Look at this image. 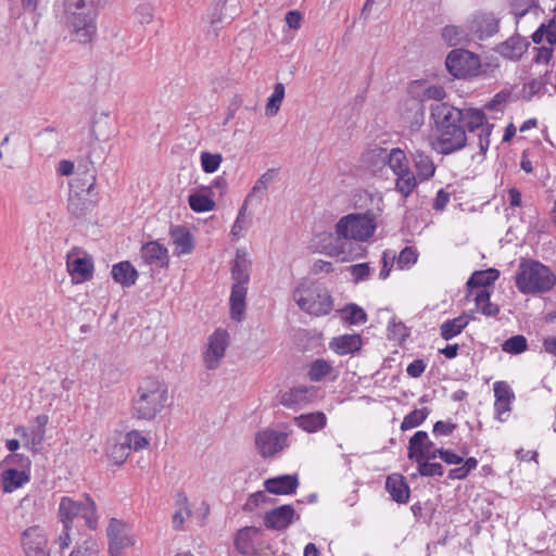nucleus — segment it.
<instances>
[{
  "label": "nucleus",
  "instance_id": "f257e3e1",
  "mask_svg": "<svg viewBox=\"0 0 556 556\" xmlns=\"http://www.w3.org/2000/svg\"><path fill=\"white\" fill-rule=\"evenodd\" d=\"M431 116L440 131L437 140L432 143L435 151L447 155L462 150L467 144L468 138L466 130L460 125L459 109L447 103H437L431 108Z\"/></svg>",
  "mask_w": 556,
  "mask_h": 556
},
{
  "label": "nucleus",
  "instance_id": "f03ea898",
  "mask_svg": "<svg viewBox=\"0 0 556 556\" xmlns=\"http://www.w3.org/2000/svg\"><path fill=\"white\" fill-rule=\"evenodd\" d=\"M97 0H62L63 17L78 42L86 43L96 33Z\"/></svg>",
  "mask_w": 556,
  "mask_h": 556
},
{
  "label": "nucleus",
  "instance_id": "7ed1b4c3",
  "mask_svg": "<svg viewBox=\"0 0 556 556\" xmlns=\"http://www.w3.org/2000/svg\"><path fill=\"white\" fill-rule=\"evenodd\" d=\"M251 260L247 251L238 249L231 266V279L233 281L230 293L231 318L241 321L244 318L247 307V285L250 281Z\"/></svg>",
  "mask_w": 556,
  "mask_h": 556
},
{
  "label": "nucleus",
  "instance_id": "20e7f679",
  "mask_svg": "<svg viewBox=\"0 0 556 556\" xmlns=\"http://www.w3.org/2000/svg\"><path fill=\"white\" fill-rule=\"evenodd\" d=\"M137 393L138 396L132 404V415L138 419H153L162 412L167 401V386L156 378L144 379Z\"/></svg>",
  "mask_w": 556,
  "mask_h": 556
},
{
  "label": "nucleus",
  "instance_id": "39448f33",
  "mask_svg": "<svg viewBox=\"0 0 556 556\" xmlns=\"http://www.w3.org/2000/svg\"><path fill=\"white\" fill-rule=\"evenodd\" d=\"M556 283V276L546 265L523 260L516 275V286L521 293H542L549 291Z\"/></svg>",
  "mask_w": 556,
  "mask_h": 556
},
{
  "label": "nucleus",
  "instance_id": "423d86ee",
  "mask_svg": "<svg viewBox=\"0 0 556 556\" xmlns=\"http://www.w3.org/2000/svg\"><path fill=\"white\" fill-rule=\"evenodd\" d=\"M376 217L377 215L371 211L343 216L336 225L337 240L359 242L368 240L376 230Z\"/></svg>",
  "mask_w": 556,
  "mask_h": 556
},
{
  "label": "nucleus",
  "instance_id": "0eeeda50",
  "mask_svg": "<svg viewBox=\"0 0 556 556\" xmlns=\"http://www.w3.org/2000/svg\"><path fill=\"white\" fill-rule=\"evenodd\" d=\"M96 176L87 173L84 178H75L70 185L67 210L76 218L86 217L94 207L93 194Z\"/></svg>",
  "mask_w": 556,
  "mask_h": 556
},
{
  "label": "nucleus",
  "instance_id": "6e6552de",
  "mask_svg": "<svg viewBox=\"0 0 556 556\" xmlns=\"http://www.w3.org/2000/svg\"><path fill=\"white\" fill-rule=\"evenodd\" d=\"M300 308L311 315H327L332 309V300L326 288L317 283H302L293 292Z\"/></svg>",
  "mask_w": 556,
  "mask_h": 556
},
{
  "label": "nucleus",
  "instance_id": "1a4fd4ad",
  "mask_svg": "<svg viewBox=\"0 0 556 556\" xmlns=\"http://www.w3.org/2000/svg\"><path fill=\"white\" fill-rule=\"evenodd\" d=\"M59 515L65 529H71L74 518L78 516L84 518L89 529L94 530L97 528V505L87 494L84 502L74 501L67 496L62 497L59 505Z\"/></svg>",
  "mask_w": 556,
  "mask_h": 556
},
{
  "label": "nucleus",
  "instance_id": "9d476101",
  "mask_svg": "<svg viewBox=\"0 0 556 556\" xmlns=\"http://www.w3.org/2000/svg\"><path fill=\"white\" fill-rule=\"evenodd\" d=\"M462 114L460 125L463 128L471 134L477 132L480 152L485 153L490 146V136L492 132L493 125L486 119V116L482 110L478 109H466L459 110Z\"/></svg>",
  "mask_w": 556,
  "mask_h": 556
},
{
  "label": "nucleus",
  "instance_id": "9b49d317",
  "mask_svg": "<svg viewBox=\"0 0 556 556\" xmlns=\"http://www.w3.org/2000/svg\"><path fill=\"white\" fill-rule=\"evenodd\" d=\"M448 72L457 77L465 78L477 75L480 60L467 50H452L445 61Z\"/></svg>",
  "mask_w": 556,
  "mask_h": 556
},
{
  "label": "nucleus",
  "instance_id": "f8f14e48",
  "mask_svg": "<svg viewBox=\"0 0 556 556\" xmlns=\"http://www.w3.org/2000/svg\"><path fill=\"white\" fill-rule=\"evenodd\" d=\"M106 535L109 539V552L111 556H122V551L135 545L136 540L130 527L116 518H111Z\"/></svg>",
  "mask_w": 556,
  "mask_h": 556
},
{
  "label": "nucleus",
  "instance_id": "ddd939ff",
  "mask_svg": "<svg viewBox=\"0 0 556 556\" xmlns=\"http://www.w3.org/2000/svg\"><path fill=\"white\" fill-rule=\"evenodd\" d=\"M468 31L482 40L495 35L500 29V18L492 12L478 11L467 21Z\"/></svg>",
  "mask_w": 556,
  "mask_h": 556
},
{
  "label": "nucleus",
  "instance_id": "4468645a",
  "mask_svg": "<svg viewBox=\"0 0 556 556\" xmlns=\"http://www.w3.org/2000/svg\"><path fill=\"white\" fill-rule=\"evenodd\" d=\"M228 332L223 329H217L210 336L204 353V364L207 369L214 370L219 366L228 346Z\"/></svg>",
  "mask_w": 556,
  "mask_h": 556
},
{
  "label": "nucleus",
  "instance_id": "2eb2a0df",
  "mask_svg": "<svg viewBox=\"0 0 556 556\" xmlns=\"http://www.w3.org/2000/svg\"><path fill=\"white\" fill-rule=\"evenodd\" d=\"M434 443L429 440L426 431H417L408 443V458L414 462L422 459H434L439 456V451Z\"/></svg>",
  "mask_w": 556,
  "mask_h": 556
},
{
  "label": "nucleus",
  "instance_id": "dca6fc26",
  "mask_svg": "<svg viewBox=\"0 0 556 556\" xmlns=\"http://www.w3.org/2000/svg\"><path fill=\"white\" fill-rule=\"evenodd\" d=\"M66 265L72 280L75 283H81L92 278V258L89 255L79 256L77 249H73L67 253Z\"/></svg>",
  "mask_w": 556,
  "mask_h": 556
},
{
  "label": "nucleus",
  "instance_id": "f3484780",
  "mask_svg": "<svg viewBox=\"0 0 556 556\" xmlns=\"http://www.w3.org/2000/svg\"><path fill=\"white\" fill-rule=\"evenodd\" d=\"M287 435L282 432L266 429L255 435V446L263 457L280 452L286 445Z\"/></svg>",
  "mask_w": 556,
  "mask_h": 556
},
{
  "label": "nucleus",
  "instance_id": "a211bd4d",
  "mask_svg": "<svg viewBox=\"0 0 556 556\" xmlns=\"http://www.w3.org/2000/svg\"><path fill=\"white\" fill-rule=\"evenodd\" d=\"M300 519V516L295 513L293 506L281 505L267 511L264 517V525L270 530H285L294 520Z\"/></svg>",
  "mask_w": 556,
  "mask_h": 556
},
{
  "label": "nucleus",
  "instance_id": "6ab92c4d",
  "mask_svg": "<svg viewBox=\"0 0 556 556\" xmlns=\"http://www.w3.org/2000/svg\"><path fill=\"white\" fill-rule=\"evenodd\" d=\"M316 395L312 387L300 386L285 391L279 396V403L290 409H301L309 404Z\"/></svg>",
  "mask_w": 556,
  "mask_h": 556
},
{
  "label": "nucleus",
  "instance_id": "aec40b11",
  "mask_svg": "<svg viewBox=\"0 0 556 556\" xmlns=\"http://www.w3.org/2000/svg\"><path fill=\"white\" fill-rule=\"evenodd\" d=\"M263 531L255 527H245L237 532L235 546L243 555H256V545L260 542Z\"/></svg>",
  "mask_w": 556,
  "mask_h": 556
},
{
  "label": "nucleus",
  "instance_id": "412c9836",
  "mask_svg": "<svg viewBox=\"0 0 556 556\" xmlns=\"http://www.w3.org/2000/svg\"><path fill=\"white\" fill-rule=\"evenodd\" d=\"M22 544L27 556H49L47 539L38 528L25 530Z\"/></svg>",
  "mask_w": 556,
  "mask_h": 556
},
{
  "label": "nucleus",
  "instance_id": "4be33fe9",
  "mask_svg": "<svg viewBox=\"0 0 556 556\" xmlns=\"http://www.w3.org/2000/svg\"><path fill=\"white\" fill-rule=\"evenodd\" d=\"M141 258L148 265H155L160 268H167L169 265L168 250L159 241H150L141 248Z\"/></svg>",
  "mask_w": 556,
  "mask_h": 556
},
{
  "label": "nucleus",
  "instance_id": "5701e85b",
  "mask_svg": "<svg viewBox=\"0 0 556 556\" xmlns=\"http://www.w3.org/2000/svg\"><path fill=\"white\" fill-rule=\"evenodd\" d=\"M48 424V416L39 415L35 418L30 428L27 430L24 427H17L15 432L21 434L26 439V445H31L33 447H37L40 445L45 439L46 425Z\"/></svg>",
  "mask_w": 556,
  "mask_h": 556
},
{
  "label": "nucleus",
  "instance_id": "b1692460",
  "mask_svg": "<svg viewBox=\"0 0 556 556\" xmlns=\"http://www.w3.org/2000/svg\"><path fill=\"white\" fill-rule=\"evenodd\" d=\"M169 236L175 245V253L177 255L190 254L194 249V241L191 232L185 226H172Z\"/></svg>",
  "mask_w": 556,
  "mask_h": 556
},
{
  "label": "nucleus",
  "instance_id": "393cba45",
  "mask_svg": "<svg viewBox=\"0 0 556 556\" xmlns=\"http://www.w3.org/2000/svg\"><path fill=\"white\" fill-rule=\"evenodd\" d=\"M265 490L271 494L288 495L293 494L298 486L299 480L296 476L285 475L276 478L267 479L264 483Z\"/></svg>",
  "mask_w": 556,
  "mask_h": 556
},
{
  "label": "nucleus",
  "instance_id": "a878e982",
  "mask_svg": "<svg viewBox=\"0 0 556 556\" xmlns=\"http://www.w3.org/2000/svg\"><path fill=\"white\" fill-rule=\"evenodd\" d=\"M370 154L372 156L380 157L383 162L387 161L392 173L409 165V161L405 152L400 148H393L389 152H387L386 149L376 148L371 150Z\"/></svg>",
  "mask_w": 556,
  "mask_h": 556
},
{
  "label": "nucleus",
  "instance_id": "bb28decb",
  "mask_svg": "<svg viewBox=\"0 0 556 556\" xmlns=\"http://www.w3.org/2000/svg\"><path fill=\"white\" fill-rule=\"evenodd\" d=\"M412 159L416 170L415 176L419 179V182L427 181L434 176L437 167L431 156L424 151L416 150L412 154Z\"/></svg>",
  "mask_w": 556,
  "mask_h": 556
},
{
  "label": "nucleus",
  "instance_id": "cd10ccee",
  "mask_svg": "<svg viewBox=\"0 0 556 556\" xmlns=\"http://www.w3.org/2000/svg\"><path fill=\"white\" fill-rule=\"evenodd\" d=\"M494 395H495V412L497 418L503 421V414L508 413L510 410V403L514 399V393L511 392L509 386L504 381H497L494 383Z\"/></svg>",
  "mask_w": 556,
  "mask_h": 556
},
{
  "label": "nucleus",
  "instance_id": "c85d7f7f",
  "mask_svg": "<svg viewBox=\"0 0 556 556\" xmlns=\"http://www.w3.org/2000/svg\"><path fill=\"white\" fill-rule=\"evenodd\" d=\"M111 275L114 281L119 283L123 288L134 286L138 279L137 269L128 261L113 265Z\"/></svg>",
  "mask_w": 556,
  "mask_h": 556
},
{
  "label": "nucleus",
  "instance_id": "c756f323",
  "mask_svg": "<svg viewBox=\"0 0 556 556\" xmlns=\"http://www.w3.org/2000/svg\"><path fill=\"white\" fill-rule=\"evenodd\" d=\"M386 489L393 501L405 504L409 500V486L401 475H391L387 478Z\"/></svg>",
  "mask_w": 556,
  "mask_h": 556
},
{
  "label": "nucleus",
  "instance_id": "7c9ffc66",
  "mask_svg": "<svg viewBox=\"0 0 556 556\" xmlns=\"http://www.w3.org/2000/svg\"><path fill=\"white\" fill-rule=\"evenodd\" d=\"M529 42L519 35L511 36L498 46L497 51L505 58L517 60L527 51Z\"/></svg>",
  "mask_w": 556,
  "mask_h": 556
},
{
  "label": "nucleus",
  "instance_id": "2f4dec72",
  "mask_svg": "<svg viewBox=\"0 0 556 556\" xmlns=\"http://www.w3.org/2000/svg\"><path fill=\"white\" fill-rule=\"evenodd\" d=\"M498 276L500 271L494 268L475 271L467 281L470 294L473 295L479 289H486V287L491 286Z\"/></svg>",
  "mask_w": 556,
  "mask_h": 556
},
{
  "label": "nucleus",
  "instance_id": "473e14b6",
  "mask_svg": "<svg viewBox=\"0 0 556 556\" xmlns=\"http://www.w3.org/2000/svg\"><path fill=\"white\" fill-rule=\"evenodd\" d=\"M362 346V339L358 334H344L333 338L330 348L340 355L358 351Z\"/></svg>",
  "mask_w": 556,
  "mask_h": 556
},
{
  "label": "nucleus",
  "instance_id": "72a5a7b5",
  "mask_svg": "<svg viewBox=\"0 0 556 556\" xmlns=\"http://www.w3.org/2000/svg\"><path fill=\"white\" fill-rule=\"evenodd\" d=\"M327 422V417L321 412L303 414L294 417V424L306 432H316L321 430Z\"/></svg>",
  "mask_w": 556,
  "mask_h": 556
},
{
  "label": "nucleus",
  "instance_id": "f704fd0d",
  "mask_svg": "<svg viewBox=\"0 0 556 556\" xmlns=\"http://www.w3.org/2000/svg\"><path fill=\"white\" fill-rule=\"evenodd\" d=\"M1 479L3 492L12 493L28 482L29 477L24 471L10 468L2 471Z\"/></svg>",
  "mask_w": 556,
  "mask_h": 556
},
{
  "label": "nucleus",
  "instance_id": "c9c22d12",
  "mask_svg": "<svg viewBox=\"0 0 556 556\" xmlns=\"http://www.w3.org/2000/svg\"><path fill=\"white\" fill-rule=\"evenodd\" d=\"M191 516L188 497L184 493H178L176 497V510L172 517L173 528L182 530L185 520Z\"/></svg>",
  "mask_w": 556,
  "mask_h": 556
},
{
  "label": "nucleus",
  "instance_id": "e433bc0d",
  "mask_svg": "<svg viewBox=\"0 0 556 556\" xmlns=\"http://www.w3.org/2000/svg\"><path fill=\"white\" fill-rule=\"evenodd\" d=\"M469 324V318L466 315H460L456 318L444 321L441 327V337L444 340H451L459 334Z\"/></svg>",
  "mask_w": 556,
  "mask_h": 556
},
{
  "label": "nucleus",
  "instance_id": "4c0bfd02",
  "mask_svg": "<svg viewBox=\"0 0 556 556\" xmlns=\"http://www.w3.org/2000/svg\"><path fill=\"white\" fill-rule=\"evenodd\" d=\"M91 132L97 140H106L113 132V123L106 113H100L93 119Z\"/></svg>",
  "mask_w": 556,
  "mask_h": 556
},
{
  "label": "nucleus",
  "instance_id": "58836bf2",
  "mask_svg": "<svg viewBox=\"0 0 556 556\" xmlns=\"http://www.w3.org/2000/svg\"><path fill=\"white\" fill-rule=\"evenodd\" d=\"M490 292L486 289H479L473 294L477 308L485 316H495L500 307L490 301Z\"/></svg>",
  "mask_w": 556,
  "mask_h": 556
},
{
  "label": "nucleus",
  "instance_id": "ea45409f",
  "mask_svg": "<svg viewBox=\"0 0 556 556\" xmlns=\"http://www.w3.org/2000/svg\"><path fill=\"white\" fill-rule=\"evenodd\" d=\"M285 98V86L282 83H277L274 87L273 94L268 98L265 112L267 116H275L281 106Z\"/></svg>",
  "mask_w": 556,
  "mask_h": 556
},
{
  "label": "nucleus",
  "instance_id": "a19ab883",
  "mask_svg": "<svg viewBox=\"0 0 556 556\" xmlns=\"http://www.w3.org/2000/svg\"><path fill=\"white\" fill-rule=\"evenodd\" d=\"M188 201L191 210L197 213L210 212L215 207V202L203 193H192Z\"/></svg>",
  "mask_w": 556,
  "mask_h": 556
},
{
  "label": "nucleus",
  "instance_id": "79ce46f5",
  "mask_svg": "<svg viewBox=\"0 0 556 556\" xmlns=\"http://www.w3.org/2000/svg\"><path fill=\"white\" fill-rule=\"evenodd\" d=\"M129 452L125 441L114 442L108 447V457L113 464L121 465L127 459Z\"/></svg>",
  "mask_w": 556,
  "mask_h": 556
},
{
  "label": "nucleus",
  "instance_id": "37998d69",
  "mask_svg": "<svg viewBox=\"0 0 556 556\" xmlns=\"http://www.w3.org/2000/svg\"><path fill=\"white\" fill-rule=\"evenodd\" d=\"M341 318L350 325H357L366 321V313L356 304H350L341 311Z\"/></svg>",
  "mask_w": 556,
  "mask_h": 556
},
{
  "label": "nucleus",
  "instance_id": "c03bdc74",
  "mask_svg": "<svg viewBox=\"0 0 556 556\" xmlns=\"http://www.w3.org/2000/svg\"><path fill=\"white\" fill-rule=\"evenodd\" d=\"M331 371V364L325 359L319 358L312 363L308 370V377L312 381H320L323 378L330 375Z\"/></svg>",
  "mask_w": 556,
  "mask_h": 556
},
{
  "label": "nucleus",
  "instance_id": "a18cd8bd",
  "mask_svg": "<svg viewBox=\"0 0 556 556\" xmlns=\"http://www.w3.org/2000/svg\"><path fill=\"white\" fill-rule=\"evenodd\" d=\"M442 38L448 46L453 47L462 43L466 38V34L458 26L447 25L442 29Z\"/></svg>",
  "mask_w": 556,
  "mask_h": 556
},
{
  "label": "nucleus",
  "instance_id": "49530a36",
  "mask_svg": "<svg viewBox=\"0 0 556 556\" xmlns=\"http://www.w3.org/2000/svg\"><path fill=\"white\" fill-rule=\"evenodd\" d=\"M527 348V339L521 334L507 339L502 345L503 351L510 354H520L525 352Z\"/></svg>",
  "mask_w": 556,
  "mask_h": 556
},
{
  "label": "nucleus",
  "instance_id": "de8ad7c7",
  "mask_svg": "<svg viewBox=\"0 0 556 556\" xmlns=\"http://www.w3.org/2000/svg\"><path fill=\"white\" fill-rule=\"evenodd\" d=\"M427 416H428L427 408L415 409L404 417V419L401 424V429L403 431L413 429V428L419 426L427 418Z\"/></svg>",
  "mask_w": 556,
  "mask_h": 556
},
{
  "label": "nucleus",
  "instance_id": "09e8293b",
  "mask_svg": "<svg viewBox=\"0 0 556 556\" xmlns=\"http://www.w3.org/2000/svg\"><path fill=\"white\" fill-rule=\"evenodd\" d=\"M419 179L416 176L395 179V190L402 194L403 198H408L417 188Z\"/></svg>",
  "mask_w": 556,
  "mask_h": 556
},
{
  "label": "nucleus",
  "instance_id": "8fccbe9b",
  "mask_svg": "<svg viewBox=\"0 0 556 556\" xmlns=\"http://www.w3.org/2000/svg\"><path fill=\"white\" fill-rule=\"evenodd\" d=\"M275 169H267L255 182L249 198H254L258 194H264L268 188V185L274 180Z\"/></svg>",
  "mask_w": 556,
  "mask_h": 556
},
{
  "label": "nucleus",
  "instance_id": "3c124183",
  "mask_svg": "<svg viewBox=\"0 0 556 556\" xmlns=\"http://www.w3.org/2000/svg\"><path fill=\"white\" fill-rule=\"evenodd\" d=\"M124 441L126 442L129 451H139L149 446V440L137 430L129 431L124 437Z\"/></svg>",
  "mask_w": 556,
  "mask_h": 556
},
{
  "label": "nucleus",
  "instance_id": "603ef678",
  "mask_svg": "<svg viewBox=\"0 0 556 556\" xmlns=\"http://www.w3.org/2000/svg\"><path fill=\"white\" fill-rule=\"evenodd\" d=\"M431 459L416 462L418 464V473L422 477H434L443 475V466L439 463H431Z\"/></svg>",
  "mask_w": 556,
  "mask_h": 556
},
{
  "label": "nucleus",
  "instance_id": "864d4df0",
  "mask_svg": "<svg viewBox=\"0 0 556 556\" xmlns=\"http://www.w3.org/2000/svg\"><path fill=\"white\" fill-rule=\"evenodd\" d=\"M223 157L220 154H212L208 152H203L201 154V165L205 173H214L219 167Z\"/></svg>",
  "mask_w": 556,
  "mask_h": 556
},
{
  "label": "nucleus",
  "instance_id": "5fc2aeb1",
  "mask_svg": "<svg viewBox=\"0 0 556 556\" xmlns=\"http://www.w3.org/2000/svg\"><path fill=\"white\" fill-rule=\"evenodd\" d=\"M535 8V0H513L511 12L517 18L525 16L531 9Z\"/></svg>",
  "mask_w": 556,
  "mask_h": 556
},
{
  "label": "nucleus",
  "instance_id": "6e6d98bb",
  "mask_svg": "<svg viewBox=\"0 0 556 556\" xmlns=\"http://www.w3.org/2000/svg\"><path fill=\"white\" fill-rule=\"evenodd\" d=\"M98 545L93 540H86L83 544L76 546L70 556H98Z\"/></svg>",
  "mask_w": 556,
  "mask_h": 556
},
{
  "label": "nucleus",
  "instance_id": "4d7b16f0",
  "mask_svg": "<svg viewBox=\"0 0 556 556\" xmlns=\"http://www.w3.org/2000/svg\"><path fill=\"white\" fill-rule=\"evenodd\" d=\"M418 254L415 249L410 247L404 248L399 257H397V265L401 268L408 267L417 262Z\"/></svg>",
  "mask_w": 556,
  "mask_h": 556
},
{
  "label": "nucleus",
  "instance_id": "13d9d810",
  "mask_svg": "<svg viewBox=\"0 0 556 556\" xmlns=\"http://www.w3.org/2000/svg\"><path fill=\"white\" fill-rule=\"evenodd\" d=\"M135 13L140 24H149L153 20L154 8L150 3H141Z\"/></svg>",
  "mask_w": 556,
  "mask_h": 556
},
{
  "label": "nucleus",
  "instance_id": "bf43d9fd",
  "mask_svg": "<svg viewBox=\"0 0 556 556\" xmlns=\"http://www.w3.org/2000/svg\"><path fill=\"white\" fill-rule=\"evenodd\" d=\"M269 501L268 496L264 491H258L249 496L244 509L248 511H253L260 504Z\"/></svg>",
  "mask_w": 556,
  "mask_h": 556
},
{
  "label": "nucleus",
  "instance_id": "052dcab7",
  "mask_svg": "<svg viewBox=\"0 0 556 556\" xmlns=\"http://www.w3.org/2000/svg\"><path fill=\"white\" fill-rule=\"evenodd\" d=\"M226 0H214L212 4L211 24L215 25L220 23L224 17V11L226 8Z\"/></svg>",
  "mask_w": 556,
  "mask_h": 556
},
{
  "label": "nucleus",
  "instance_id": "680f3d73",
  "mask_svg": "<svg viewBox=\"0 0 556 556\" xmlns=\"http://www.w3.org/2000/svg\"><path fill=\"white\" fill-rule=\"evenodd\" d=\"M445 98V90L442 86H428L424 89L422 100H437L441 101Z\"/></svg>",
  "mask_w": 556,
  "mask_h": 556
},
{
  "label": "nucleus",
  "instance_id": "e2e57ef3",
  "mask_svg": "<svg viewBox=\"0 0 556 556\" xmlns=\"http://www.w3.org/2000/svg\"><path fill=\"white\" fill-rule=\"evenodd\" d=\"M249 220L248 218L239 217L237 216L232 227L230 235L233 239H239L243 236L244 231L249 227Z\"/></svg>",
  "mask_w": 556,
  "mask_h": 556
},
{
  "label": "nucleus",
  "instance_id": "0e129e2a",
  "mask_svg": "<svg viewBox=\"0 0 556 556\" xmlns=\"http://www.w3.org/2000/svg\"><path fill=\"white\" fill-rule=\"evenodd\" d=\"M349 270L354 276L355 282L365 280L369 276V266L366 263L352 265Z\"/></svg>",
  "mask_w": 556,
  "mask_h": 556
},
{
  "label": "nucleus",
  "instance_id": "69168bd1",
  "mask_svg": "<svg viewBox=\"0 0 556 556\" xmlns=\"http://www.w3.org/2000/svg\"><path fill=\"white\" fill-rule=\"evenodd\" d=\"M426 367V363L422 359H416L407 366L406 371L408 376L418 378L424 374Z\"/></svg>",
  "mask_w": 556,
  "mask_h": 556
},
{
  "label": "nucleus",
  "instance_id": "338daca9",
  "mask_svg": "<svg viewBox=\"0 0 556 556\" xmlns=\"http://www.w3.org/2000/svg\"><path fill=\"white\" fill-rule=\"evenodd\" d=\"M439 457L448 465H458L462 464L464 460L462 456H458L452 451L444 448L439 451Z\"/></svg>",
  "mask_w": 556,
  "mask_h": 556
},
{
  "label": "nucleus",
  "instance_id": "774afa93",
  "mask_svg": "<svg viewBox=\"0 0 556 556\" xmlns=\"http://www.w3.org/2000/svg\"><path fill=\"white\" fill-rule=\"evenodd\" d=\"M456 428L455 424L445 422V421H437L433 426V432L439 435H448Z\"/></svg>",
  "mask_w": 556,
  "mask_h": 556
}]
</instances>
